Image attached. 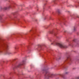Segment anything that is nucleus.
Wrapping results in <instances>:
<instances>
[{"mask_svg":"<svg viewBox=\"0 0 79 79\" xmlns=\"http://www.w3.org/2000/svg\"><path fill=\"white\" fill-rule=\"evenodd\" d=\"M77 79H79V77H77Z\"/></svg>","mask_w":79,"mask_h":79,"instance_id":"423d86ee","label":"nucleus"},{"mask_svg":"<svg viewBox=\"0 0 79 79\" xmlns=\"http://www.w3.org/2000/svg\"><path fill=\"white\" fill-rule=\"evenodd\" d=\"M7 53L9 55H10V54H11V52H7Z\"/></svg>","mask_w":79,"mask_h":79,"instance_id":"7ed1b4c3","label":"nucleus"},{"mask_svg":"<svg viewBox=\"0 0 79 79\" xmlns=\"http://www.w3.org/2000/svg\"><path fill=\"white\" fill-rule=\"evenodd\" d=\"M31 30H30V31H31Z\"/></svg>","mask_w":79,"mask_h":79,"instance_id":"ddd939ff","label":"nucleus"},{"mask_svg":"<svg viewBox=\"0 0 79 79\" xmlns=\"http://www.w3.org/2000/svg\"><path fill=\"white\" fill-rule=\"evenodd\" d=\"M7 7H5L4 8V10H6L7 9Z\"/></svg>","mask_w":79,"mask_h":79,"instance_id":"20e7f679","label":"nucleus"},{"mask_svg":"<svg viewBox=\"0 0 79 79\" xmlns=\"http://www.w3.org/2000/svg\"><path fill=\"white\" fill-rule=\"evenodd\" d=\"M57 45H58V46H59L61 48H65V46H64L62 44H60L59 43H55Z\"/></svg>","mask_w":79,"mask_h":79,"instance_id":"f03ea898","label":"nucleus"},{"mask_svg":"<svg viewBox=\"0 0 79 79\" xmlns=\"http://www.w3.org/2000/svg\"><path fill=\"white\" fill-rule=\"evenodd\" d=\"M55 76L54 74L50 73H48L45 75V77L48 78V77H53Z\"/></svg>","mask_w":79,"mask_h":79,"instance_id":"f257e3e1","label":"nucleus"},{"mask_svg":"<svg viewBox=\"0 0 79 79\" xmlns=\"http://www.w3.org/2000/svg\"><path fill=\"white\" fill-rule=\"evenodd\" d=\"M18 67H19V66H18Z\"/></svg>","mask_w":79,"mask_h":79,"instance_id":"f8f14e48","label":"nucleus"},{"mask_svg":"<svg viewBox=\"0 0 79 79\" xmlns=\"http://www.w3.org/2000/svg\"><path fill=\"white\" fill-rule=\"evenodd\" d=\"M77 18H78V16H77Z\"/></svg>","mask_w":79,"mask_h":79,"instance_id":"1a4fd4ad","label":"nucleus"},{"mask_svg":"<svg viewBox=\"0 0 79 79\" xmlns=\"http://www.w3.org/2000/svg\"><path fill=\"white\" fill-rule=\"evenodd\" d=\"M5 1H6L7 0H4Z\"/></svg>","mask_w":79,"mask_h":79,"instance_id":"6e6552de","label":"nucleus"},{"mask_svg":"<svg viewBox=\"0 0 79 79\" xmlns=\"http://www.w3.org/2000/svg\"><path fill=\"white\" fill-rule=\"evenodd\" d=\"M52 44H55L54 43H53Z\"/></svg>","mask_w":79,"mask_h":79,"instance_id":"39448f33","label":"nucleus"},{"mask_svg":"<svg viewBox=\"0 0 79 79\" xmlns=\"http://www.w3.org/2000/svg\"><path fill=\"white\" fill-rule=\"evenodd\" d=\"M19 65H20V64H19Z\"/></svg>","mask_w":79,"mask_h":79,"instance_id":"9b49d317","label":"nucleus"},{"mask_svg":"<svg viewBox=\"0 0 79 79\" xmlns=\"http://www.w3.org/2000/svg\"><path fill=\"white\" fill-rule=\"evenodd\" d=\"M66 74H67V73H66Z\"/></svg>","mask_w":79,"mask_h":79,"instance_id":"9d476101","label":"nucleus"},{"mask_svg":"<svg viewBox=\"0 0 79 79\" xmlns=\"http://www.w3.org/2000/svg\"><path fill=\"white\" fill-rule=\"evenodd\" d=\"M74 31H75V28H74Z\"/></svg>","mask_w":79,"mask_h":79,"instance_id":"0eeeda50","label":"nucleus"}]
</instances>
